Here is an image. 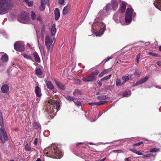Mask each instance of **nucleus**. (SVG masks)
Segmentation results:
<instances>
[{
	"label": "nucleus",
	"instance_id": "a18cd8bd",
	"mask_svg": "<svg viewBox=\"0 0 161 161\" xmlns=\"http://www.w3.org/2000/svg\"><path fill=\"white\" fill-rule=\"evenodd\" d=\"M99 71L98 70H95L94 72H93L91 73L92 75H94L95 76V77L98 74Z\"/></svg>",
	"mask_w": 161,
	"mask_h": 161
},
{
	"label": "nucleus",
	"instance_id": "58836bf2",
	"mask_svg": "<svg viewBox=\"0 0 161 161\" xmlns=\"http://www.w3.org/2000/svg\"><path fill=\"white\" fill-rule=\"evenodd\" d=\"M25 149L27 151H30L31 150V148L29 146L27 143L25 145Z\"/></svg>",
	"mask_w": 161,
	"mask_h": 161
},
{
	"label": "nucleus",
	"instance_id": "3c124183",
	"mask_svg": "<svg viewBox=\"0 0 161 161\" xmlns=\"http://www.w3.org/2000/svg\"><path fill=\"white\" fill-rule=\"evenodd\" d=\"M58 3L61 5L64 4L65 0H58Z\"/></svg>",
	"mask_w": 161,
	"mask_h": 161
},
{
	"label": "nucleus",
	"instance_id": "bf43d9fd",
	"mask_svg": "<svg viewBox=\"0 0 161 161\" xmlns=\"http://www.w3.org/2000/svg\"><path fill=\"white\" fill-rule=\"evenodd\" d=\"M136 154L139 155H142L143 154V153L140 151H137Z\"/></svg>",
	"mask_w": 161,
	"mask_h": 161
},
{
	"label": "nucleus",
	"instance_id": "de8ad7c7",
	"mask_svg": "<svg viewBox=\"0 0 161 161\" xmlns=\"http://www.w3.org/2000/svg\"><path fill=\"white\" fill-rule=\"evenodd\" d=\"M45 30L44 28V26H43V27L42 28L41 30V34L42 35V36L43 37L44 34L45 33Z\"/></svg>",
	"mask_w": 161,
	"mask_h": 161
},
{
	"label": "nucleus",
	"instance_id": "aec40b11",
	"mask_svg": "<svg viewBox=\"0 0 161 161\" xmlns=\"http://www.w3.org/2000/svg\"><path fill=\"white\" fill-rule=\"evenodd\" d=\"M73 101L75 105L77 106H80L82 105V103L80 98H74Z\"/></svg>",
	"mask_w": 161,
	"mask_h": 161
},
{
	"label": "nucleus",
	"instance_id": "a211bd4d",
	"mask_svg": "<svg viewBox=\"0 0 161 161\" xmlns=\"http://www.w3.org/2000/svg\"><path fill=\"white\" fill-rule=\"evenodd\" d=\"M55 19L57 20L60 17V14L59 9L58 8H56L54 10Z\"/></svg>",
	"mask_w": 161,
	"mask_h": 161
},
{
	"label": "nucleus",
	"instance_id": "72a5a7b5",
	"mask_svg": "<svg viewBox=\"0 0 161 161\" xmlns=\"http://www.w3.org/2000/svg\"><path fill=\"white\" fill-rule=\"evenodd\" d=\"M160 151V149L157 148H154L151 149L150 151V152L155 153Z\"/></svg>",
	"mask_w": 161,
	"mask_h": 161
},
{
	"label": "nucleus",
	"instance_id": "c85d7f7f",
	"mask_svg": "<svg viewBox=\"0 0 161 161\" xmlns=\"http://www.w3.org/2000/svg\"><path fill=\"white\" fill-rule=\"evenodd\" d=\"M42 72L41 69L40 68H37L36 69V74L37 75H42Z\"/></svg>",
	"mask_w": 161,
	"mask_h": 161
},
{
	"label": "nucleus",
	"instance_id": "2eb2a0df",
	"mask_svg": "<svg viewBox=\"0 0 161 161\" xmlns=\"http://www.w3.org/2000/svg\"><path fill=\"white\" fill-rule=\"evenodd\" d=\"M107 101H100L97 102H92V103H89L88 104L91 106H94V105H101L103 104H104L105 103H106Z\"/></svg>",
	"mask_w": 161,
	"mask_h": 161
},
{
	"label": "nucleus",
	"instance_id": "0eeeda50",
	"mask_svg": "<svg viewBox=\"0 0 161 161\" xmlns=\"http://www.w3.org/2000/svg\"><path fill=\"white\" fill-rule=\"evenodd\" d=\"M133 9L131 8H127L126 12L125 20L126 23L129 24L131 23L132 21V15L134 17L136 15L135 12L133 13Z\"/></svg>",
	"mask_w": 161,
	"mask_h": 161
},
{
	"label": "nucleus",
	"instance_id": "37998d69",
	"mask_svg": "<svg viewBox=\"0 0 161 161\" xmlns=\"http://www.w3.org/2000/svg\"><path fill=\"white\" fill-rule=\"evenodd\" d=\"M27 4L29 7H31L33 5V1H31L30 2L29 1L26 3Z\"/></svg>",
	"mask_w": 161,
	"mask_h": 161
},
{
	"label": "nucleus",
	"instance_id": "f704fd0d",
	"mask_svg": "<svg viewBox=\"0 0 161 161\" xmlns=\"http://www.w3.org/2000/svg\"><path fill=\"white\" fill-rule=\"evenodd\" d=\"M65 98L68 101H73L74 98L69 96H65Z\"/></svg>",
	"mask_w": 161,
	"mask_h": 161
},
{
	"label": "nucleus",
	"instance_id": "f3484780",
	"mask_svg": "<svg viewBox=\"0 0 161 161\" xmlns=\"http://www.w3.org/2000/svg\"><path fill=\"white\" fill-rule=\"evenodd\" d=\"M154 4L157 8L161 11V0H156Z\"/></svg>",
	"mask_w": 161,
	"mask_h": 161
},
{
	"label": "nucleus",
	"instance_id": "473e14b6",
	"mask_svg": "<svg viewBox=\"0 0 161 161\" xmlns=\"http://www.w3.org/2000/svg\"><path fill=\"white\" fill-rule=\"evenodd\" d=\"M111 75H108L105 76L101 79V81H103L104 80H108L111 78Z\"/></svg>",
	"mask_w": 161,
	"mask_h": 161
},
{
	"label": "nucleus",
	"instance_id": "cd10ccee",
	"mask_svg": "<svg viewBox=\"0 0 161 161\" xmlns=\"http://www.w3.org/2000/svg\"><path fill=\"white\" fill-rule=\"evenodd\" d=\"M0 126L1 127V128H3L4 126L3 123V119L2 117V112L0 111Z\"/></svg>",
	"mask_w": 161,
	"mask_h": 161
},
{
	"label": "nucleus",
	"instance_id": "603ef678",
	"mask_svg": "<svg viewBox=\"0 0 161 161\" xmlns=\"http://www.w3.org/2000/svg\"><path fill=\"white\" fill-rule=\"evenodd\" d=\"M140 57V54H139L136 56V60L138 63Z\"/></svg>",
	"mask_w": 161,
	"mask_h": 161
},
{
	"label": "nucleus",
	"instance_id": "f8f14e48",
	"mask_svg": "<svg viewBox=\"0 0 161 161\" xmlns=\"http://www.w3.org/2000/svg\"><path fill=\"white\" fill-rule=\"evenodd\" d=\"M55 83L58 88L62 90H64L65 89V86L64 85L61 83L60 81H58L56 80H55Z\"/></svg>",
	"mask_w": 161,
	"mask_h": 161
},
{
	"label": "nucleus",
	"instance_id": "4c0bfd02",
	"mask_svg": "<svg viewBox=\"0 0 161 161\" xmlns=\"http://www.w3.org/2000/svg\"><path fill=\"white\" fill-rule=\"evenodd\" d=\"M31 18L32 20H34L35 19L36 17V14H35V12L33 11H32L31 12Z\"/></svg>",
	"mask_w": 161,
	"mask_h": 161
},
{
	"label": "nucleus",
	"instance_id": "c03bdc74",
	"mask_svg": "<svg viewBox=\"0 0 161 161\" xmlns=\"http://www.w3.org/2000/svg\"><path fill=\"white\" fill-rule=\"evenodd\" d=\"M112 152H113V153H123V152L121 150H113L112 151Z\"/></svg>",
	"mask_w": 161,
	"mask_h": 161
},
{
	"label": "nucleus",
	"instance_id": "a878e982",
	"mask_svg": "<svg viewBox=\"0 0 161 161\" xmlns=\"http://www.w3.org/2000/svg\"><path fill=\"white\" fill-rule=\"evenodd\" d=\"M1 60L3 62H6L8 61V57L7 54L4 53L2 56Z\"/></svg>",
	"mask_w": 161,
	"mask_h": 161
},
{
	"label": "nucleus",
	"instance_id": "2f4dec72",
	"mask_svg": "<svg viewBox=\"0 0 161 161\" xmlns=\"http://www.w3.org/2000/svg\"><path fill=\"white\" fill-rule=\"evenodd\" d=\"M97 99L99 100H105L107 99L106 96L103 95L98 96L97 97Z\"/></svg>",
	"mask_w": 161,
	"mask_h": 161
},
{
	"label": "nucleus",
	"instance_id": "4d7b16f0",
	"mask_svg": "<svg viewBox=\"0 0 161 161\" xmlns=\"http://www.w3.org/2000/svg\"><path fill=\"white\" fill-rule=\"evenodd\" d=\"M130 150L133 152V153H134L136 154L137 151V150L136 149H130Z\"/></svg>",
	"mask_w": 161,
	"mask_h": 161
},
{
	"label": "nucleus",
	"instance_id": "6ab92c4d",
	"mask_svg": "<svg viewBox=\"0 0 161 161\" xmlns=\"http://www.w3.org/2000/svg\"><path fill=\"white\" fill-rule=\"evenodd\" d=\"M1 90L3 93H7L9 90L8 86L6 84L3 85L2 87Z\"/></svg>",
	"mask_w": 161,
	"mask_h": 161
},
{
	"label": "nucleus",
	"instance_id": "5701e85b",
	"mask_svg": "<svg viewBox=\"0 0 161 161\" xmlns=\"http://www.w3.org/2000/svg\"><path fill=\"white\" fill-rule=\"evenodd\" d=\"M33 127L36 130L40 129L41 126L39 123L37 122H35L33 124Z\"/></svg>",
	"mask_w": 161,
	"mask_h": 161
},
{
	"label": "nucleus",
	"instance_id": "412c9836",
	"mask_svg": "<svg viewBox=\"0 0 161 161\" xmlns=\"http://www.w3.org/2000/svg\"><path fill=\"white\" fill-rule=\"evenodd\" d=\"M111 69L112 68H111L104 69L103 72L99 74V76L100 77H102L105 74L109 72L111 70Z\"/></svg>",
	"mask_w": 161,
	"mask_h": 161
},
{
	"label": "nucleus",
	"instance_id": "ea45409f",
	"mask_svg": "<svg viewBox=\"0 0 161 161\" xmlns=\"http://www.w3.org/2000/svg\"><path fill=\"white\" fill-rule=\"evenodd\" d=\"M23 57L26 59L29 60H32V58L30 56L27 55L25 54H23Z\"/></svg>",
	"mask_w": 161,
	"mask_h": 161
},
{
	"label": "nucleus",
	"instance_id": "ddd939ff",
	"mask_svg": "<svg viewBox=\"0 0 161 161\" xmlns=\"http://www.w3.org/2000/svg\"><path fill=\"white\" fill-rule=\"evenodd\" d=\"M148 79V76H146L143 78L142 80H139L137 81L135 85H133L132 86H138L146 82Z\"/></svg>",
	"mask_w": 161,
	"mask_h": 161
},
{
	"label": "nucleus",
	"instance_id": "680f3d73",
	"mask_svg": "<svg viewBox=\"0 0 161 161\" xmlns=\"http://www.w3.org/2000/svg\"><path fill=\"white\" fill-rule=\"evenodd\" d=\"M112 58V57L111 56L108 58V59L106 60L105 61V62H106L108 61L110 59H111Z\"/></svg>",
	"mask_w": 161,
	"mask_h": 161
},
{
	"label": "nucleus",
	"instance_id": "864d4df0",
	"mask_svg": "<svg viewBox=\"0 0 161 161\" xmlns=\"http://www.w3.org/2000/svg\"><path fill=\"white\" fill-rule=\"evenodd\" d=\"M46 2L45 0H41V4L45 6Z\"/></svg>",
	"mask_w": 161,
	"mask_h": 161
},
{
	"label": "nucleus",
	"instance_id": "393cba45",
	"mask_svg": "<svg viewBox=\"0 0 161 161\" xmlns=\"http://www.w3.org/2000/svg\"><path fill=\"white\" fill-rule=\"evenodd\" d=\"M127 3L125 2H123L122 3L121 6L120 7V10L121 13L124 12L125 10L126 6V5Z\"/></svg>",
	"mask_w": 161,
	"mask_h": 161
},
{
	"label": "nucleus",
	"instance_id": "79ce46f5",
	"mask_svg": "<svg viewBox=\"0 0 161 161\" xmlns=\"http://www.w3.org/2000/svg\"><path fill=\"white\" fill-rule=\"evenodd\" d=\"M39 47L41 52L44 53V47L41 44L39 45Z\"/></svg>",
	"mask_w": 161,
	"mask_h": 161
},
{
	"label": "nucleus",
	"instance_id": "9d476101",
	"mask_svg": "<svg viewBox=\"0 0 161 161\" xmlns=\"http://www.w3.org/2000/svg\"><path fill=\"white\" fill-rule=\"evenodd\" d=\"M96 79L95 76L92 75L91 73L88 76L82 78V80L85 82H93L95 81Z\"/></svg>",
	"mask_w": 161,
	"mask_h": 161
},
{
	"label": "nucleus",
	"instance_id": "f257e3e1",
	"mask_svg": "<svg viewBox=\"0 0 161 161\" xmlns=\"http://www.w3.org/2000/svg\"><path fill=\"white\" fill-rule=\"evenodd\" d=\"M56 32L55 26L53 25L51 29V35H47L45 37V43L48 52L51 53L56 41V38L54 37Z\"/></svg>",
	"mask_w": 161,
	"mask_h": 161
},
{
	"label": "nucleus",
	"instance_id": "e2e57ef3",
	"mask_svg": "<svg viewBox=\"0 0 161 161\" xmlns=\"http://www.w3.org/2000/svg\"><path fill=\"white\" fill-rule=\"evenodd\" d=\"M157 64L159 66H161V62H157Z\"/></svg>",
	"mask_w": 161,
	"mask_h": 161
},
{
	"label": "nucleus",
	"instance_id": "dca6fc26",
	"mask_svg": "<svg viewBox=\"0 0 161 161\" xmlns=\"http://www.w3.org/2000/svg\"><path fill=\"white\" fill-rule=\"evenodd\" d=\"M70 8V5L68 4L64 8L63 10V15H65L68 14Z\"/></svg>",
	"mask_w": 161,
	"mask_h": 161
},
{
	"label": "nucleus",
	"instance_id": "4468645a",
	"mask_svg": "<svg viewBox=\"0 0 161 161\" xmlns=\"http://www.w3.org/2000/svg\"><path fill=\"white\" fill-rule=\"evenodd\" d=\"M35 92L37 97H40L42 96V94L41 88L38 86H36L35 87Z\"/></svg>",
	"mask_w": 161,
	"mask_h": 161
},
{
	"label": "nucleus",
	"instance_id": "8fccbe9b",
	"mask_svg": "<svg viewBox=\"0 0 161 161\" xmlns=\"http://www.w3.org/2000/svg\"><path fill=\"white\" fill-rule=\"evenodd\" d=\"M143 143L142 142H140L137 143H135L133 144L134 146H140L141 144H142Z\"/></svg>",
	"mask_w": 161,
	"mask_h": 161
},
{
	"label": "nucleus",
	"instance_id": "6e6d98bb",
	"mask_svg": "<svg viewBox=\"0 0 161 161\" xmlns=\"http://www.w3.org/2000/svg\"><path fill=\"white\" fill-rule=\"evenodd\" d=\"M151 156V154H146V155H144L142 158H146V157H150Z\"/></svg>",
	"mask_w": 161,
	"mask_h": 161
},
{
	"label": "nucleus",
	"instance_id": "a19ab883",
	"mask_svg": "<svg viewBox=\"0 0 161 161\" xmlns=\"http://www.w3.org/2000/svg\"><path fill=\"white\" fill-rule=\"evenodd\" d=\"M133 75H135V76L136 77H139L140 76L141 73H140L137 72V71H135L134 72Z\"/></svg>",
	"mask_w": 161,
	"mask_h": 161
},
{
	"label": "nucleus",
	"instance_id": "6e6552de",
	"mask_svg": "<svg viewBox=\"0 0 161 161\" xmlns=\"http://www.w3.org/2000/svg\"><path fill=\"white\" fill-rule=\"evenodd\" d=\"M29 20V17L24 11L22 12L20 17L18 19L19 21L24 24H27Z\"/></svg>",
	"mask_w": 161,
	"mask_h": 161
},
{
	"label": "nucleus",
	"instance_id": "bb28decb",
	"mask_svg": "<svg viewBox=\"0 0 161 161\" xmlns=\"http://www.w3.org/2000/svg\"><path fill=\"white\" fill-rule=\"evenodd\" d=\"M119 13H116L113 16V19L117 23H118L119 21Z\"/></svg>",
	"mask_w": 161,
	"mask_h": 161
},
{
	"label": "nucleus",
	"instance_id": "c9c22d12",
	"mask_svg": "<svg viewBox=\"0 0 161 161\" xmlns=\"http://www.w3.org/2000/svg\"><path fill=\"white\" fill-rule=\"evenodd\" d=\"M124 82L121 83V80L119 79H117L116 81V85L117 86H119L123 84Z\"/></svg>",
	"mask_w": 161,
	"mask_h": 161
},
{
	"label": "nucleus",
	"instance_id": "69168bd1",
	"mask_svg": "<svg viewBox=\"0 0 161 161\" xmlns=\"http://www.w3.org/2000/svg\"><path fill=\"white\" fill-rule=\"evenodd\" d=\"M125 161H130V160L128 159V158H125Z\"/></svg>",
	"mask_w": 161,
	"mask_h": 161
},
{
	"label": "nucleus",
	"instance_id": "4be33fe9",
	"mask_svg": "<svg viewBox=\"0 0 161 161\" xmlns=\"http://www.w3.org/2000/svg\"><path fill=\"white\" fill-rule=\"evenodd\" d=\"M33 55L34 57L35 61L36 62H40V59L39 55L36 52H34L33 53Z\"/></svg>",
	"mask_w": 161,
	"mask_h": 161
},
{
	"label": "nucleus",
	"instance_id": "5fc2aeb1",
	"mask_svg": "<svg viewBox=\"0 0 161 161\" xmlns=\"http://www.w3.org/2000/svg\"><path fill=\"white\" fill-rule=\"evenodd\" d=\"M42 19V17L40 15H38L36 17V19L38 21H40Z\"/></svg>",
	"mask_w": 161,
	"mask_h": 161
},
{
	"label": "nucleus",
	"instance_id": "13d9d810",
	"mask_svg": "<svg viewBox=\"0 0 161 161\" xmlns=\"http://www.w3.org/2000/svg\"><path fill=\"white\" fill-rule=\"evenodd\" d=\"M38 142V139L36 138H35V139L34 141V144L35 145H36L37 144Z\"/></svg>",
	"mask_w": 161,
	"mask_h": 161
},
{
	"label": "nucleus",
	"instance_id": "052dcab7",
	"mask_svg": "<svg viewBox=\"0 0 161 161\" xmlns=\"http://www.w3.org/2000/svg\"><path fill=\"white\" fill-rule=\"evenodd\" d=\"M101 114L100 115V114H99L98 116L96 118V119H92V120H91V121H95L98 117H99L100 116H101Z\"/></svg>",
	"mask_w": 161,
	"mask_h": 161
},
{
	"label": "nucleus",
	"instance_id": "09e8293b",
	"mask_svg": "<svg viewBox=\"0 0 161 161\" xmlns=\"http://www.w3.org/2000/svg\"><path fill=\"white\" fill-rule=\"evenodd\" d=\"M148 54L150 55H151L155 57H158V54L156 53H155L152 52H149L148 53Z\"/></svg>",
	"mask_w": 161,
	"mask_h": 161
},
{
	"label": "nucleus",
	"instance_id": "f03ea898",
	"mask_svg": "<svg viewBox=\"0 0 161 161\" xmlns=\"http://www.w3.org/2000/svg\"><path fill=\"white\" fill-rule=\"evenodd\" d=\"M47 152H45L46 156L53 158L60 159L62 157V153L56 145L53 144L47 148Z\"/></svg>",
	"mask_w": 161,
	"mask_h": 161
},
{
	"label": "nucleus",
	"instance_id": "20e7f679",
	"mask_svg": "<svg viewBox=\"0 0 161 161\" xmlns=\"http://www.w3.org/2000/svg\"><path fill=\"white\" fill-rule=\"evenodd\" d=\"M118 6V2L117 0H112L111 3L108 4L106 6L105 9L100 10L97 14L98 17L104 18L107 15V12L113 9L115 10Z\"/></svg>",
	"mask_w": 161,
	"mask_h": 161
},
{
	"label": "nucleus",
	"instance_id": "774afa93",
	"mask_svg": "<svg viewBox=\"0 0 161 161\" xmlns=\"http://www.w3.org/2000/svg\"><path fill=\"white\" fill-rule=\"evenodd\" d=\"M36 161H41V160L40 158H38Z\"/></svg>",
	"mask_w": 161,
	"mask_h": 161
},
{
	"label": "nucleus",
	"instance_id": "1a4fd4ad",
	"mask_svg": "<svg viewBox=\"0 0 161 161\" xmlns=\"http://www.w3.org/2000/svg\"><path fill=\"white\" fill-rule=\"evenodd\" d=\"M0 139L3 143L8 140L6 131L3 128H0Z\"/></svg>",
	"mask_w": 161,
	"mask_h": 161
},
{
	"label": "nucleus",
	"instance_id": "7ed1b4c3",
	"mask_svg": "<svg viewBox=\"0 0 161 161\" xmlns=\"http://www.w3.org/2000/svg\"><path fill=\"white\" fill-rule=\"evenodd\" d=\"M50 99L48 101V103L46 105L45 108L46 110L49 113V114H52L54 113L55 111L57 112L58 110L60 105V103L59 100L58 99L56 100Z\"/></svg>",
	"mask_w": 161,
	"mask_h": 161
},
{
	"label": "nucleus",
	"instance_id": "338daca9",
	"mask_svg": "<svg viewBox=\"0 0 161 161\" xmlns=\"http://www.w3.org/2000/svg\"><path fill=\"white\" fill-rule=\"evenodd\" d=\"M23 1L24 2H25L26 3H27L29 1L28 0H23Z\"/></svg>",
	"mask_w": 161,
	"mask_h": 161
},
{
	"label": "nucleus",
	"instance_id": "9b49d317",
	"mask_svg": "<svg viewBox=\"0 0 161 161\" xmlns=\"http://www.w3.org/2000/svg\"><path fill=\"white\" fill-rule=\"evenodd\" d=\"M14 48L15 50L20 52L24 51L25 49L24 46L23 44L18 42L15 43Z\"/></svg>",
	"mask_w": 161,
	"mask_h": 161
},
{
	"label": "nucleus",
	"instance_id": "423d86ee",
	"mask_svg": "<svg viewBox=\"0 0 161 161\" xmlns=\"http://www.w3.org/2000/svg\"><path fill=\"white\" fill-rule=\"evenodd\" d=\"M12 6L11 0H0V14L8 13L11 9Z\"/></svg>",
	"mask_w": 161,
	"mask_h": 161
},
{
	"label": "nucleus",
	"instance_id": "e433bc0d",
	"mask_svg": "<svg viewBox=\"0 0 161 161\" xmlns=\"http://www.w3.org/2000/svg\"><path fill=\"white\" fill-rule=\"evenodd\" d=\"M80 94V91L78 90H75L73 92V95L75 96H77Z\"/></svg>",
	"mask_w": 161,
	"mask_h": 161
},
{
	"label": "nucleus",
	"instance_id": "c756f323",
	"mask_svg": "<svg viewBox=\"0 0 161 161\" xmlns=\"http://www.w3.org/2000/svg\"><path fill=\"white\" fill-rule=\"evenodd\" d=\"M131 75H129L128 76H123L122 77V79L124 81V83H125L126 81L130 79V77Z\"/></svg>",
	"mask_w": 161,
	"mask_h": 161
},
{
	"label": "nucleus",
	"instance_id": "7c9ffc66",
	"mask_svg": "<svg viewBox=\"0 0 161 161\" xmlns=\"http://www.w3.org/2000/svg\"><path fill=\"white\" fill-rule=\"evenodd\" d=\"M131 92L130 91H126L124 92L123 93V96L124 97H129L131 95Z\"/></svg>",
	"mask_w": 161,
	"mask_h": 161
},
{
	"label": "nucleus",
	"instance_id": "b1692460",
	"mask_svg": "<svg viewBox=\"0 0 161 161\" xmlns=\"http://www.w3.org/2000/svg\"><path fill=\"white\" fill-rule=\"evenodd\" d=\"M46 83L47 87L48 89H50L51 90H52L53 89V86L51 81H46Z\"/></svg>",
	"mask_w": 161,
	"mask_h": 161
},
{
	"label": "nucleus",
	"instance_id": "39448f33",
	"mask_svg": "<svg viewBox=\"0 0 161 161\" xmlns=\"http://www.w3.org/2000/svg\"><path fill=\"white\" fill-rule=\"evenodd\" d=\"M92 29L94 31H96L97 36H100L103 34L106 30V26L103 22H99L98 19L97 18L95 19Z\"/></svg>",
	"mask_w": 161,
	"mask_h": 161
},
{
	"label": "nucleus",
	"instance_id": "0e129e2a",
	"mask_svg": "<svg viewBox=\"0 0 161 161\" xmlns=\"http://www.w3.org/2000/svg\"><path fill=\"white\" fill-rule=\"evenodd\" d=\"M97 84L99 86V87H100L101 86H102V82L101 81H99L97 83Z\"/></svg>",
	"mask_w": 161,
	"mask_h": 161
},
{
	"label": "nucleus",
	"instance_id": "49530a36",
	"mask_svg": "<svg viewBox=\"0 0 161 161\" xmlns=\"http://www.w3.org/2000/svg\"><path fill=\"white\" fill-rule=\"evenodd\" d=\"M39 8L41 11H43L45 9V6L41 4L39 7Z\"/></svg>",
	"mask_w": 161,
	"mask_h": 161
}]
</instances>
